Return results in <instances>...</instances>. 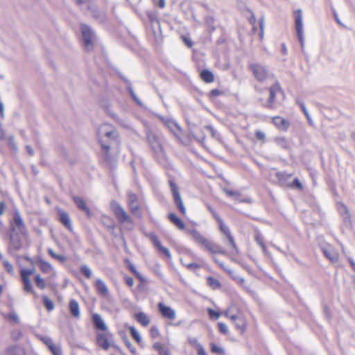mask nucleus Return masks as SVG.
Returning a JSON list of instances; mask_svg holds the SVG:
<instances>
[{
    "label": "nucleus",
    "instance_id": "f257e3e1",
    "mask_svg": "<svg viewBox=\"0 0 355 355\" xmlns=\"http://www.w3.org/2000/svg\"><path fill=\"white\" fill-rule=\"evenodd\" d=\"M98 142L105 159L110 157V150H117L120 145V137L118 131L110 124L101 125L97 131Z\"/></svg>",
    "mask_w": 355,
    "mask_h": 355
},
{
    "label": "nucleus",
    "instance_id": "f03ea898",
    "mask_svg": "<svg viewBox=\"0 0 355 355\" xmlns=\"http://www.w3.org/2000/svg\"><path fill=\"white\" fill-rule=\"evenodd\" d=\"M111 207L119 222L125 225L128 230H132L133 228L132 220L124 208L114 201L112 202Z\"/></svg>",
    "mask_w": 355,
    "mask_h": 355
},
{
    "label": "nucleus",
    "instance_id": "7ed1b4c3",
    "mask_svg": "<svg viewBox=\"0 0 355 355\" xmlns=\"http://www.w3.org/2000/svg\"><path fill=\"white\" fill-rule=\"evenodd\" d=\"M146 139L153 151L157 155L162 154L163 147L162 144V137L153 132L149 127L145 128Z\"/></svg>",
    "mask_w": 355,
    "mask_h": 355
},
{
    "label": "nucleus",
    "instance_id": "20e7f679",
    "mask_svg": "<svg viewBox=\"0 0 355 355\" xmlns=\"http://www.w3.org/2000/svg\"><path fill=\"white\" fill-rule=\"evenodd\" d=\"M295 18V29L297 38L300 41V46L303 50L304 48V24H303V12L301 9H297L294 12Z\"/></svg>",
    "mask_w": 355,
    "mask_h": 355
},
{
    "label": "nucleus",
    "instance_id": "39448f33",
    "mask_svg": "<svg viewBox=\"0 0 355 355\" xmlns=\"http://www.w3.org/2000/svg\"><path fill=\"white\" fill-rule=\"evenodd\" d=\"M80 31L85 49L87 51H92L94 48V43L96 39L94 32L89 26L85 24L80 25Z\"/></svg>",
    "mask_w": 355,
    "mask_h": 355
},
{
    "label": "nucleus",
    "instance_id": "423d86ee",
    "mask_svg": "<svg viewBox=\"0 0 355 355\" xmlns=\"http://www.w3.org/2000/svg\"><path fill=\"white\" fill-rule=\"evenodd\" d=\"M250 69L259 82L263 83L273 78V75L265 67L259 64H251Z\"/></svg>",
    "mask_w": 355,
    "mask_h": 355
},
{
    "label": "nucleus",
    "instance_id": "0eeeda50",
    "mask_svg": "<svg viewBox=\"0 0 355 355\" xmlns=\"http://www.w3.org/2000/svg\"><path fill=\"white\" fill-rule=\"evenodd\" d=\"M168 182H169L171 191V192L173 193V196L175 204L178 207V208L179 209L180 211L182 214L184 215L186 214V211H186V207H184L183 201L182 200L180 193L179 192L178 187L175 184V182H173V180H169Z\"/></svg>",
    "mask_w": 355,
    "mask_h": 355
},
{
    "label": "nucleus",
    "instance_id": "6e6552de",
    "mask_svg": "<svg viewBox=\"0 0 355 355\" xmlns=\"http://www.w3.org/2000/svg\"><path fill=\"white\" fill-rule=\"evenodd\" d=\"M76 3L81 7V9L85 12L91 10L94 17L98 19L101 21H103L105 19V15L103 12L98 13L96 10H93L92 5L89 0H75Z\"/></svg>",
    "mask_w": 355,
    "mask_h": 355
},
{
    "label": "nucleus",
    "instance_id": "1a4fd4ad",
    "mask_svg": "<svg viewBox=\"0 0 355 355\" xmlns=\"http://www.w3.org/2000/svg\"><path fill=\"white\" fill-rule=\"evenodd\" d=\"M320 248L324 257L331 263L338 262L339 259V254L332 245L329 244H325L321 245Z\"/></svg>",
    "mask_w": 355,
    "mask_h": 355
},
{
    "label": "nucleus",
    "instance_id": "9d476101",
    "mask_svg": "<svg viewBox=\"0 0 355 355\" xmlns=\"http://www.w3.org/2000/svg\"><path fill=\"white\" fill-rule=\"evenodd\" d=\"M157 306L159 311L163 318L171 320L175 319L176 312L171 306H166L162 302H159Z\"/></svg>",
    "mask_w": 355,
    "mask_h": 355
},
{
    "label": "nucleus",
    "instance_id": "9b49d317",
    "mask_svg": "<svg viewBox=\"0 0 355 355\" xmlns=\"http://www.w3.org/2000/svg\"><path fill=\"white\" fill-rule=\"evenodd\" d=\"M269 92L270 95L267 102V107L269 108H273L276 95L277 93L282 92L279 84L275 81V84L270 87Z\"/></svg>",
    "mask_w": 355,
    "mask_h": 355
},
{
    "label": "nucleus",
    "instance_id": "f8f14e48",
    "mask_svg": "<svg viewBox=\"0 0 355 355\" xmlns=\"http://www.w3.org/2000/svg\"><path fill=\"white\" fill-rule=\"evenodd\" d=\"M168 128L171 130V132L178 139H180L182 136V128L179 126V125L174 121L171 119H162Z\"/></svg>",
    "mask_w": 355,
    "mask_h": 355
},
{
    "label": "nucleus",
    "instance_id": "ddd939ff",
    "mask_svg": "<svg viewBox=\"0 0 355 355\" xmlns=\"http://www.w3.org/2000/svg\"><path fill=\"white\" fill-rule=\"evenodd\" d=\"M128 205L132 214H136L139 209L138 198L132 192H128Z\"/></svg>",
    "mask_w": 355,
    "mask_h": 355
},
{
    "label": "nucleus",
    "instance_id": "4468645a",
    "mask_svg": "<svg viewBox=\"0 0 355 355\" xmlns=\"http://www.w3.org/2000/svg\"><path fill=\"white\" fill-rule=\"evenodd\" d=\"M272 123L277 128L283 131H287L290 126L289 121L279 116H274Z\"/></svg>",
    "mask_w": 355,
    "mask_h": 355
},
{
    "label": "nucleus",
    "instance_id": "2eb2a0df",
    "mask_svg": "<svg viewBox=\"0 0 355 355\" xmlns=\"http://www.w3.org/2000/svg\"><path fill=\"white\" fill-rule=\"evenodd\" d=\"M13 220L15 225L13 230L17 228L21 234H24L26 232V226L19 211H15Z\"/></svg>",
    "mask_w": 355,
    "mask_h": 355
},
{
    "label": "nucleus",
    "instance_id": "dca6fc26",
    "mask_svg": "<svg viewBox=\"0 0 355 355\" xmlns=\"http://www.w3.org/2000/svg\"><path fill=\"white\" fill-rule=\"evenodd\" d=\"M95 287L100 295H101L103 297H108L109 290L103 280H102L101 279H98L95 282Z\"/></svg>",
    "mask_w": 355,
    "mask_h": 355
},
{
    "label": "nucleus",
    "instance_id": "f3484780",
    "mask_svg": "<svg viewBox=\"0 0 355 355\" xmlns=\"http://www.w3.org/2000/svg\"><path fill=\"white\" fill-rule=\"evenodd\" d=\"M149 237L151 239V241L153 242L154 245L159 250L162 252H163L166 257H171V253L168 248L162 246L160 241L158 239L156 234L154 233H151L149 234Z\"/></svg>",
    "mask_w": 355,
    "mask_h": 355
},
{
    "label": "nucleus",
    "instance_id": "a211bd4d",
    "mask_svg": "<svg viewBox=\"0 0 355 355\" xmlns=\"http://www.w3.org/2000/svg\"><path fill=\"white\" fill-rule=\"evenodd\" d=\"M187 232L193 237L194 241L205 247L208 239L205 238L197 230H188Z\"/></svg>",
    "mask_w": 355,
    "mask_h": 355
},
{
    "label": "nucleus",
    "instance_id": "6ab92c4d",
    "mask_svg": "<svg viewBox=\"0 0 355 355\" xmlns=\"http://www.w3.org/2000/svg\"><path fill=\"white\" fill-rule=\"evenodd\" d=\"M205 248L211 253L226 254V251L220 245L214 243L209 240H208Z\"/></svg>",
    "mask_w": 355,
    "mask_h": 355
},
{
    "label": "nucleus",
    "instance_id": "aec40b11",
    "mask_svg": "<svg viewBox=\"0 0 355 355\" xmlns=\"http://www.w3.org/2000/svg\"><path fill=\"white\" fill-rule=\"evenodd\" d=\"M338 209L340 214L343 218V220H344L345 225L350 227V225H351L350 214H349L347 207L345 205L340 204L338 205Z\"/></svg>",
    "mask_w": 355,
    "mask_h": 355
},
{
    "label": "nucleus",
    "instance_id": "412c9836",
    "mask_svg": "<svg viewBox=\"0 0 355 355\" xmlns=\"http://www.w3.org/2000/svg\"><path fill=\"white\" fill-rule=\"evenodd\" d=\"M73 201L76 206L82 211H85L88 216H91V211L87 207L86 202L83 198L79 196H74Z\"/></svg>",
    "mask_w": 355,
    "mask_h": 355
},
{
    "label": "nucleus",
    "instance_id": "4be33fe9",
    "mask_svg": "<svg viewBox=\"0 0 355 355\" xmlns=\"http://www.w3.org/2000/svg\"><path fill=\"white\" fill-rule=\"evenodd\" d=\"M92 320L95 327L97 329L101 331H105L107 329V326L101 316L98 313H94L92 315Z\"/></svg>",
    "mask_w": 355,
    "mask_h": 355
},
{
    "label": "nucleus",
    "instance_id": "5701e85b",
    "mask_svg": "<svg viewBox=\"0 0 355 355\" xmlns=\"http://www.w3.org/2000/svg\"><path fill=\"white\" fill-rule=\"evenodd\" d=\"M58 212L60 222L69 230H72V225L71 223V218L69 217V215L63 210H59Z\"/></svg>",
    "mask_w": 355,
    "mask_h": 355
},
{
    "label": "nucleus",
    "instance_id": "b1692460",
    "mask_svg": "<svg viewBox=\"0 0 355 355\" xmlns=\"http://www.w3.org/2000/svg\"><path fill=\"white\" fill-rule=\"evenodd\" d=\"M273 141L282 149L288 150L291 148V141L285 137H276Z\"/></svg>",
    "mask_w": 355,
    "mask_h": 355
},
{
    "label": "nucleus",
    "instance_id": "393cba45",
    "mask_svg": "<svg viewBox=\"0 0 355 355\" xmlns=\"http://www.w3.org/2000/svg\"><path fill=\"white\" fill-rule=\"evenodd\" d=\"M227 238L230 245H231L232 250L231 251V253L232 254H237L239 252L238 248L236 245L235 241L234 239V237L232 236L231 232L230 229L226 230L224 233H223Z\"/></svg>",
    "mask_w": 355,
    "mask_h": 355
},
{
    "label": "nucleus",
    "instance_id": "a878e982",
    "mask_svg": "<svg viewBox=\"0 0 355 355\" xmlns=\"http://www.w3.org/2000/svg\"><path fill=\"white\" fill-rule=\"evenodd\" d=\"M39 263L40 269L44 273L50 274L53 275L55 274V270L53 269L51 264H50L49 262L45 261L44 260H40Z\"/></svg>",
    "mask_w": 355,
    "mask_h": 355
},
{
    "label": "nucleus",
    "instance_id": "bb28decb",
    "mask_svg": "<svg viewBox=\"0 0 355 355\" xmlns=\"http://www.w3.org/2000/svg\"><path fill=\"white\" fill-rule=\"evenodd\" d=\"M97 343L105 350H107L110 348V343L107 336L103 334H98L97 336Z\"/></svg>",
    "mask_w": 355,
    "mask_h": 355
},
{
    "label": "nucleus",
    "instance_id": "cd10ccee",
    "mask_svg": "<svg viewBox=\"0 0 355 355\" xmlns=\"http://www.w3.org/2000/svg\"><path fill=\"white\" fill-rule=\"evenodd\" d=\"M6 355H25L22 347L18 345H13L8 347L6 352Z\"/></svg>",
    "mask_w": 355,
    "mask_h": 355
},
{
    "label": "nucleus",
    "instance_id": "c85d7f7f",
    "mask_svg": "<svg viewBox=\"0 0 355 355\" xmlns=\"http://www.w3.org/2000/svg\"><path fill=\"white\" fill-rule=\"evenodd\" d=\"M69 309L71 315L75 318L80 317V308L78 302L75 300H71L69 302Z\"/></svg>",
    "mask_w": 355,
    "mask_h": 355
},
{
    "label": "nucleus",
    "instance_id": "c756f323",
    "mask_svg": "<svg viewBox=\"0 0 355 355\" xmlns=\"http://www.w3.org/2000/svg\"><path fill=\"white\" fill-rule=\"evenodd\" d=\"M168 218L171 220V222L173 223L180 230H184L185 228L184 223L175 214H169Z\"/></svg>",
    "mask_w": 355,
    "mask_h": 355
},
{
    "label": "nucleus",
    "instance_id": "7c9ffc66",
    "mask_svg": "<svg viewBox=\"0 0 355 355\" xmlns=\"http://www.w3.org/2000/svg\"><path fill=\"white\" fill-rule=\"evenodd\" d=\"M135 318L144 327H146L150 324V320L148 315L144 312H139L135 315Z\"/></svg>",
    "mask_w": 355,
    "mask_h": 355
},
{
    "label": "nucleus",
    "instance_id": "2f4dec72",
    "mask_svg": "<svg viewBox=\"0 0 355 355\" xmlns=\"http://www.w3.org/2000/svg\"><path fill=\"white\" fill-rule=\"evenodd\" d=\"M200 78L205 83H212L214 80V77L213 73L207 69L202 70L200 73Z\"/></svg>",
    "mask_w": 355,
    "mask_h": 355
},
{
    "label": "nucleus",
    "instance_id": "473e14b6",
    "mask_svg": "<svg viewBox=\"0 0 355 355\" xmlns=\"http://www.w3.org/2000/svg\"><path fill=\"white\" fill-rule=\"evenodd\" d=\"M22 282L24 284V290L26 293H31L36 295L35 292L34 291L33 284L31 282L30 279L21 278Z\"/></svg>",
    "mask_w": 355,
    "mask_h": 355
},
{
    "label": "nucleus",
    "instance_id": "72a5a7b5",
    "mask_svg": "<svg viewBox=\"0 0 355 355\" xmlns=\"http://www.w3.org/2000/svg\"><path fill=\"white\" fill-rule=\"evenodd\" d=\"M207 284L214 290L219 289L221 287L220 282L216 278L212 277H209L207 279Z\"/></svg>",
    "mask_w": 355,
    "mask_h": 355
},
{
    "label": "nucleus",
    "instance_id": "f704fd0d",
    "mask_svg": "<svg viewBox=\"0 0 355 355\" xmlns=\"http://www.w3.org/2000/svg\"><path fill=\"white\" fill-rule=\"evenodd\" d=\"M236 328L241 333H243L246 327V322L242 316H240L237 321L234 322Z\"/></svg>",
    "mask_w": 355,
    "mask_h": 355
},
{
    "label": "nucleus",
    "instance_id": "c9c22d12",
    "mask_svg": "<svg viewBox=\"0 0 355 355\" xmlns=\"http://www.w3.org/2000/svg\"><path fill=\"white\" fill-rule=\"evenodd\" d=\"M38 338L44 343L49 349L54 345L52 338L49 336H38Z\"/></svg>",
    "mask_w": 355,
    "mask_h": 355
},
{
    "label": "nucleus",
    "instance_id": "e433bc0d",
    "mask_svg": "<svg viewBox=\"0 0 355 355\" xmlns=\"http://www.w3.org/2000/svg\"><path fill=\"white\" fill-rule=\"evenodd\" d=\"M10 242L12 246L14 248L15 250H19V249L21 248L22 245L18 236H11Z\"/></svg>",
    "mask_w": 355,
    "mask_h": 355
},
{
    "label": "nucleus",
    "instance_id": "4c0bfd02",
    "mask_svg": "<svg viewBox=\"0 0 355 355\" xmlns=\"http://www.w3.org/2000/svg\"><path fill=\"white\" fill-rule=\"evenodd\" d=\"M254 239H255L256 242L257 243V244H259L261 246L263 252L264 253H266V247L263 242V239L262 235L260 233H257L254 236Z\"/></svg>",
    "mask_w": 355,
    "mask_h": 355
},
{
    "label": "nucleus",
    "instance_id": "58836bf2",
    "mask_svg": "<svg viewBox=\"0 0 355 355\" xmlns=\"http://www.w3.org/2000/svg\"><path fill=\"white\" fill-rule=\"evenodd\" d=\"M129 330L132 337L136 340L137 343L139 344L141 342V337L135 327H130Z\"/></svg>",
    "mask_w": 355,
    "mask_h": 355
},
{
    "label": "nucleus",
    "instance_id": "ea45409f",
    "mask_svg": "<svg viewBox=\"0 0 355 355\" xmlns=\"http://www.w3.org/2000/svg\"><path fill=\"white\" fill-rule=\"evenodd\" d=\"M42 300L44 305L49 311H51L54 309V303L49 298L46 296H43Z\"/></svg>",
    "mask_w": 355,
    "mask_h": 355
},
{
    "label": "nucleus",
    "instance_id": "a19ab883",
    "mask_svg": "<svg viewBox=\"0 0 355 355\" xmlns=\"http://www.w3.org/2000/svg\"><path fill=\"white\" fill-rule=\"evenodd\" d=\"M35 282L36 286L40 289H44L46 288V282L45 280L40 275H37L35 277Z\"/></svg>",
    "mask_w": 355,
    "mask_h": 355
},
{
    "label": "nucleus",
    "instance_id": "79ce46f5",
    "mask_svg": "<svg viewBox=\"0 0 355 355\" xmlns=\"http://www.w3.org/2000/svg\"><path fill=\"white\" fill-rule=\"evenodd\" d=\"M35 272V269H22L20 271L21 278L30 279L29 277L33 275Z\"/></svg>",
    "mask_w": 355,
    "mask_h": 355
},
{
    "label": "nucleus",
    "instance_id": "37998d69",
    "mask_svg": "<svg viewBox=\"0 0 355 355\" xmlns=\"http://www.w3.org/2000/svg\"><path fill=\"white\" fill-rule=\"evenodd\" d=\"M80 272L88 279L92 277V270L87 265H84L80 268Z\"/></svg>",
    "mask_w": 355,
    "mask_h": 355
},
{
    "label": "nucleus",
    "instance_id": "c03bdc74",
    "mask_svg": "<svg viewBox=\"0 0 355 355\" xmlns=\"http://www.w3.org/2000/svg\"><path fill=\"white\" fill-rule=\"evenodd\" d=\"M48 252L49 254L53 258L60 261H65V257H63L62 255H60V254H56L52 249L49 248L48 250Z\"/></svg>",
    "mask_w": 355,
    "mask_h": 355
},
{
    "label": "nucleus",
    "instance_id": "a18cd8bd",
    "mask_svg": "<svg viewBox=\"0 0 355 355\" xmlns=\"http://www.w3.org/2000/svg\"><path fill=\"white\" fill-rule=\"evenodd\" d=\"M8 145L12 150H14L15 152L17 151V146L15 141V138L13 135H11L8 137Z\"/></svg>",
    "mask_w": 355,
    "mask_h": 355
},
{
    "label": "nucleus",
    "instance_id": "49530a36",
    "mask_svg": "<svg viewBox=\"0 0 355 355\" xmlns=\"http://www.w3.org/2000/svg\"><path fill=\"white\" fill-rule=\"evenodd\" d=\"M188 343L195 348H198L200 347V344L198 342V340L196 337L189 336L188 337Z\"/></svg>",
    "mask_w": 355,
    "mask_h": 355
},
{
    "label": "nucleus",
    "instance_id": "de8ad7c7",
    "mask_svg": "<svg viewBox=\"0 0 355 355\" xmlns=\"http://www.w3.org/2000/svg\"><path fill=\"white\" fill-rule=\"evenodd\" d=\"M255 137H256L257 139L261 141L263 143L266 141V135L265 132H263L261 130H256Z\"/></svg>",
    "mask_w": 355,
    "mask_h": 355
},
{
    "label": "nucleus",
    "instance_id": "09e8293b",
    "mask_svg": "<svg viewBox=\"0 0 355 355\" xmlns=\"http://www.w3.org/2000/svg\"><path fill=\"white\" fill-rule=\"evenodd\" d=\"M205 128H207L211 133V135L213 138L218 140L220 139L219 134L214 130V128L211 125H207L205 126Z\"/></svg>",
    "mask_w": 355,
    "mask_h": 355
},
{
    "label": "nucleus",
    "instance_id": "8fccbe9b",
    "mask_svg": "<svg viewBox=\"0 0 355 355\" xmlns=\"http://www.w3.org/2000/svg\"><path fill=\"white\" fill-rule=\"evenodd\" d=\"M211 350L212 352L216 353V354H221L224 353V349L222 347H220L214 343L211 344Z\"/></svg>",
    "mask_w": 355,
    "mask_h": 355
},
{
    "label": "nucleus",
    "instance_id": "3c124183",
    "mask_svg": "<svg viewBox=\"0 0 355 355\" xmlns=\"http://www.w3.org/2000/svg\"><path fill=\"white\" fill-rule=\"evenodd\" d=\"M53 355H62V349L60 346L53 345L49 349Z\"/></svg>",
    "mask_w": 355,
    "mask_h": 355
},
{
    "label": "nucleus",
    "instance_id": "603ef678",
    "mask_svg": "<svg viewBox=\"0 0 355 355\" xmlns=\"http://www.w3.org/2000/svg\"><path fill=\"white\" fill-rule=\"evenodd\" d=\"M224 315L229 318L230 319H231V320L234 323L236 321H237V320L239 319V318L241 316V315H234V314H230V311L229 310L226 311L225 312H224Z\"/></svg>",
    "mask_w": 355,
    "mask_h": 355
},
{
    "label": "nucleus",
    "instance_id": "864d4df0",
    "mask_svg": "<svg viewBox=\"0 0 355 355\" xmlns=\"http://www.w3.org/2000/svg\"><path fill=\"white\" fill-rule=\"evenodd\" d=\"M180 261L184 266H185L188 269H190V270H195V269L200 268V266L196 263H190L185 264L183 262L182 259H181Z\"/></svg>",
    "mask_w": 355,
    "mask_h": 355
},
{
    "label": "nucleus",
    "instance_id": "5fc2aeb1",
    "mask_svg": "<svg viewBox=\"0 0 355 355\" xmlns=\"http://www.w3.org/2000/svg\"><path fill=\"white\" fill-rule=\"evenodd\" d=\"M3 266L6 268V270L9 272V273H13V266L8 261V260H4L3 261Z\"/></svg>",
    "mask_w": 355,
    "mask_h": 355
},
{
    "label": "nucleus",
    "instance_id": "6e6d98bb",
    "mask_svg": "<svg viewBox=\"0 0 355 355\" xmlns=\"http://www.w3.org/2000/svg\"><path fill=\"white\" fill-rule=\"evenodd\" d=\"M218 329L219 331L223 334H227L228 333V327L224 323L219 322Z\"/></svg>",
    "mask_w": 355,
    "mask_h": 355
},
{
    "label": "nucleus",
    "instance_id": "4d7b16f0",
    "mask_svg": "<svg viewBox=\"0 0 355 355\" xmlns=\"http://www.w3.org/2000/svg\"><path fill=\"white\" fill-rule=\"evenodd\" d=\"M296 102L300 105V108L302 109V110L304 112V114H305V116H309V112L306 110L305 104L302 101H301L298 99L296 101Z\"/></svg>",
    "mask_w": 355,
    "mask_h": 355
},
{
    "label": "nucleus",
    "instance_id": "13d9d810",
    "mask_svg": "<svg viewBox=\"0 0 355 355\" xmlns=\"http://www.w3.org/2000/svg\"><path fill=\"white\" fill-rule=\"evenodd\" d=\"M153 347L155 350L158 351L159 354H161L163 351H165L166 349H164L162 345L160 343H155L153 345Z\"/></svg>",
    "mask_w": 355,
    "mask_h": 355
},
{
    "label": "nucleus",
    "instance_id": "bf43d9fd",
    "mask_svg": "<svg viewBox=\"0 0 355 355\" xmlns=\"http://www.w3.org/2000/svg\"><path fill=\"white\" fill-rule=\"evenodd\" d=\"M8 318L13 321H15L16 323L19 322V318L18 315L16 313H11L8 315Z\"/></svg>",
    "mask_w": 355,
    "mask_h": 355
},
{
    "label": "nucleus",
    "instance_id": "052dcab7",
    "mask_svg": "<svg viewBox=\"0 0 355 355\" xmlns=\"http://www.w3.org/2000/svg\"><path fill=\"white\" fill-rule=\"evenodd\" d=\"M292 186L297 187L300 189L302 188V184L297 178H295L292 182Z\"/></svg>",
    "mask_w": 355,
    "mask_h": 355
},
{
    "label": "nucleus",
    "instance_id": "680f3d73",
    "mask_svg": "<svg viewBox=\"0 0 355 355\" xmlns=\"http://www.w3.org/2000/svg\"><path fill=\"white\" fill-rule=\"evenodd\" d=\"M128 90H129V92H130V95H131V96L132 97V98H133V99H134L137 103H139V104H140V102H139V99H138L137 96H136L135 93L134 92V91H133V89H132V87H129Z\"/></svg>",
    "mask_w": 355,
    "mask_h": 355
},
{
    "label": "nucleus",
    "instance_id": "e2e57ef3",
    "mask_svg": "<svg viewBox=\"0 0 355 355\" xmlns=\"http://www.w3.org/2000/svg\"><path fill=\"white\" fill-rule=\"evenodd\" d=\"M208 313L209 314L210 317L215 316L216 318H218L220 316V313L218 312L215 311L213 309H209Z\"/></svg>",
    "mask_w": 355,
    "mask_h": 355
},
{
    "label": "nucleus",
    "instance_id": "0e129e2a",
    "mask_svg": "<svg viewBox=\"0 0 355 355\" xmlns=\"http://www.w3.org/2000/svg\"><path fill=\"white\" fill-rule=\"evenodd\" d=\"M218 225H219V229H220V231L221 232V233H224L226 230H227L229 229V227L227 226H226L223 222L218 224Z\"/></svg>",
    "mask_w": 355,
    "mask_h": 355
},
{
    "label": "nucleus",
    "instance_id": "69168bd1",
    "mask_svg": "<svg viewBox=\"0 0 355 355\" xmlns=\"http://www.w3.org/2000/svg\"><path fill=\"white\" fill-rule=\"evenodd\" d=\"M150 334L153 338H155V337L158 336L159 331L156 327H151Z\"/></svg>",
    "mask_w": 355,
    "mask_h": 355
},
{
    "label": "nucleus",
    "instance_id": "338daca9",
    "mask_svg": "<svg viewBox=\"0 0 355 355\" xmlns=\"http://www.w3.org/2000/svg\"><path fill=\"white\" fill-rule=\"evenodd\" d=\"M213 217L215 218V220L218 222V224L223 222V220L220 218L219 215L215 211H213V214H211Z\"/></svg>",
    "mask_w": 355,
    "mask_h": 355
},
{
    "label": "nucleus",
    "instance_id": "774afa93",
    "mask_svg": "<svg viewBox=\"0 0 355 355\" xmlns=\"http://www.w3.org/2000/svg\"><path fill=\"white\" fill-rule=\"evenodd\" d=\"M134 279L130 277H128L125 278V283L130 286H132L134 285Z\"/></svg>",
    "mask_w": 355,
    "mask_h": 355
}]
</instances>
